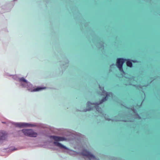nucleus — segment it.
I'll use <instances>...</instances> for the list:
<instances>
[{"instance_id":"obj_1","label":"nucleus","mask_w":160,"mask_h":160,"mask_svg":"<svg viewBox=\"0 0 160 160\" xmlns=\"http://www.w3.org/2000/svg\"><path fill=\"white\" fill-rule=\"evenodd\" d=\"M99 88L102 92L101 95H106V97L104 98L99 103H91L90 102H88L87 103V108H88L86 110H84L83 111H84L86 112L92 109V108H93V107H95V108H96L97 111L100 113H101V109L100 108H99L98 105L102 103L104 101L107 100L108 97H112V93L106 92L103 90V88L101 87L100 86H99Z\"/></svg>"},{"instance_id":"obj_2","label":"nucleus","mask_w":160,"mask_h":160,"mask_svg":"<svg viewBox=\"0 0 160 160\" xmlns=\"http://www.w3.org/2000/svg\"><path fill=\"white\" fill-rule=\"evenodd\" d=\"M12 78L17 81L19 82L22 87L27 88L29 91L31 92L39 91L45 88L39 87L33 89L32 85L26 80L23 77L21 78H18L16 75L13 76Z\"/></svg>"},{"instance_id":"obj_3","label":"nucleus","mask_w":160,"mask_h":160,"mask_svg":"<svg viewBox=\"0 0 160 160\" xmlns=\"http://www.w3.org/2000/svg\"><path fill=\"white\" fill-rule=\"evenodd\" d=\"M50 138L53 139L54 140V142H53V144L54 146L58 147L61 149L68 150V151L67 152L70 154L72 155L75 153L74 151L70 150L65 146H64L60 143L58 142L59 141H66L67 139L64 137L50 136Z\"/></svg>"},{"instance_id":"obj_4","label":"nucleus","mask_w":160,"mask_h":160,"mask_svg":"<svg viewBox=\"0 0 160 160\" xmlns=\"http://www.w3.org/2000/svg\"><path fill=\"white\" fill-rule=\"evenodd\" d=\"M3 123L7 124L8 125L10 124L14 125L15 126L20 128L26 127H32L34 126L30 124L25 123V122H11L7 121L6 122H2Z\"/></svg>"},{"instance_id":"obj_5","label":"nucleus","mask_w":160,"mask_h":160,"mask_svg":"<svg viewBox=\"0 0 160 160\" xmlns=\"http://www.w3.org/2000/svg\"><path fill=\"white\" fill-rule=\"evenodd\" d=\"M24 134L31 137L35 138L38 136V133L32 129H23L21 131Z\"/></svg>"},{"instance_id":"obj_6","label":"nucleus","mask_w":160,"mask_h":160,"mask_svg":"<svg viewBox=\"0 0 160 160\" xmlns=\"http://www.w3.org/2000/svg\"><path fill=\"white\" fill-rule=\"evenodd\" d=\"M81 154L82 155L86 156V158H88L89 160H98L91 153L86 150H83Z\"/></svg>"},{"instance_id":"obj_7","label":"nucleus","mask_w":160,"mask_h":160,"mask_svg":"<svg viewBox=\"0 0 160 160\" xmlns=\"http://www.w3.org/2000/svg\"><path fill=\"white\" fill-rule=\"evenodd\" d=\"M126 60V59L122 58H118L117 60L116 66L119 68V70L124 73L122 68V66L124 62Z\"/></svg>"},{"instance_id":"obj_8","label":"nucleus","mask_w":160,"mask_h":160,"mask_svg":"<svg viewBox=\"0 0 160 160\" xmlns=\"http://www.w3.org/2000/svg\"><path fill=\"white\" fill-rule=\"evenodd\" d=\"M8 133L4 130H0V144L6 141L8 137Z\"/></svg>"},{"instance_id":"obj_9","label":"nucleus","mask_w":160,"mask_h":160,"mask_svg":"<svg viewBox=\"0 0 160 160\" xmlns=\"http://www.w3.org/2000/svg\"><path fill=\"white\" fill-rule=\"evenodd\" d=\"M126 64L127 66L130 67H132V63L130 60L128 59L127 60Z\"/></svg>"},{"instance_id":"obj_10","label":"nucleus","mask_w":160,"mask_h":160,"mask_svg":"<svg viewBox=\"0 0 160 160\" xmlns=\"http://www.w3.org/2000/svg\"><path fill=\"white\" fill-rule=\"evenodd\" d=\"M105 118L107 120H110V119H108V118H107L105 117Z\"/></svg>"},{"instance_id":"obj_11","label":"nucleus","mask_w":160,"mask_h":160,"mask_svg":"<svg viewBox=\"0 0 160 160\" xmlns=\"http://www.w3.org/2000/svg\"><path fill=\"white\" fill-rule=\"evenodd\" d=\"M9 150H12V151H14V149H10Z\"/></svg>"},{"instance_id":"obj_12","label":"nucleus","mask_w":160,"mask_h":160,"mask_svg":"<svg viewBox=\"0 0 160 160\" xmlns=\"http://www.w3.org/2000/svg\"><path fill=\"white\" fill-rule=\"evenodd\" d=\"M132 61V62H136V61Z\"/></svg>"},{"instance_id":"obj_13","label":"nucleus","mask_w":160,"mask_h":160,"mask_svg":"<svg viewBox=\"0 0 160 160\" xmlns=\"http://www.w3.org/2000/svg\"><path fill=\"white\" fill-rule=\"evenodd\" d=\"M113 65H112L111 66V67H112V66Z\"/></svg>"}]
</instances>
